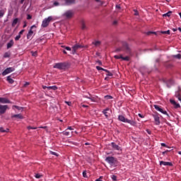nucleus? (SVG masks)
<instances>
[{
	"mask_svg": "<svg viewBox=\"0 0 181 181\" xmlns=\"http://www.w3.org/2000/svg\"><path fill=\"white\" fill-rule=\"evenodd\" d=\"M70 67L69 62H60L54 64L53 68L58 70H66Z\"/></svg>",
	"mask_w": 181,
	"mask_h": 181,
	"instance_id": "1",
	"label": "nucleus"
},
{
	"mask_svg": "<svg viewBox=\"0 0 181 181\" xmlns=\"http://www.w3.org/2000/svg\"><path fill=\"white\" fill-rule=\"evenodd\" d=\"M117 119L120 121L121 122H126L127 124H130L132 127H135L136 125V122H135L134 119H128L124 117L122 115H119L118 116Z\"/></svg>",
	"mask_w": 181,
	"mask_h": 181,
	"instance_id": "2",
	"label": "nucleus"
},
{
	"mask_svg": "<svg viewBox=\"0 0 181 181\" xmlns=\"http://www.w3.org/2000/svg\"><path fill=\"white\" fill-rule=\"evenodd\" d=\"M116 52H125L127 54H131V48L127 42H123L122 48H117Z\"/></svg>",
	"mask_w": 181,
	"mask_h": 181,
	"instance_id": "3",
	"label": "nucleus"
},
{
	"mask_svg": "<svg viewBox=\"0 0 181 181\" xmlns=\"http://www.w3.org/2000/svg\"><path fill=\"white\" fill-rule=\"evenodd\" d=\"M63 16L66 19H71L74 16V11L73 10H68L63 14Z\"/></svg>",
	"mask_w": 181,
	"mask_h": 181,
	"instance_id": "4",
	"label": "nucleus"
},
{
	"mask_svg": "<svg viewBox=\"0 0 181 181\" xmlns=\"http://www.w3.org/2000/svg\"><path fill=\"white\" fill-rule=\"evenodd\" d=\"M52 19L53 18L52 16L45 18L42 23V28H47L49 26V23H50Z\"/></svg>",
	"mask_w": 181,
	"mask_h": 181,
	"instance_id": "5",
	"label": "nucleus"
},
{
	"mask_svg": "<svg viewBox=\"0 0 181 181\" xmlns=\"http://www.w3.org/2000/svg\"><path fill=\"white\" fill-rule=\"evenodd\" d=\"M105 161L109 163V165H114L117 163V158L113 156H108L105 158Z\"/></svg>",
	"mask_w": 181,
	"mask_h": 181,
	"instance_id": "6",
	"label": "nucleus"
},
{
	"mask_svg": "<svg viewBox=\"0 0 181 181\" xmlns=\"http://www.w3.org/2000/svg\"><path fill=\"white\" fill-rule=\"evenodd\" d=\"M33 28H36V25H33L30 27V30L28 31V33L27 34V39L28 40H32L33 37L32 36H33L34 35V32H33Z\"/></svg>",
	"mask_w": 181,
	"mask_h": 181,
	"instance_id": "7",
	"label": "nucleus"
},
{
	"mask_svg": "<svg viewBox=\"0 0 181 181\" xmlns=\"http://www.w3.org/2000/svg\"><path fill=\"white\" fill-rule=\"evenodd\" d=\"M159 113L156 112L154 114L152 115V117L154 118V121L156 122V125H160V119L159 117Z\"/></svg>",
	"mask_w": 181,
	"mask_h": 181,
	"instance_id": "8",
	"label": "nucleus"
},
{
	"mask_svg": "<svg viewBox=\"0 0 181 181\" xmlns=\"http://www.w3.org/2000/svg\"><path fill=\"white\" fill-rule=\"evenodd\" d=\"M154 108L157 110L159 111L160 112H161L162 114H164V115H167V117H169V114H168V112H166L165 110H163V109L162 108V107L158 105H153Z\"/></svg>",
	"mask_w": 181,
	"mask_h": 181,
	"instance_id": "9",
	"label": "nucleus"
},
{
	"mask_svg": "<svg viewBox=\"0 0 181 181\" xmlns=\"http://www.w3.org/2000/svg\"><path fill=\"white\" fill-rule=\"evenodd\" d=\"M84 46L80 44H76L74 47H72V54H74L78 49H83Z\"/></svg>",
	"mask_w": 181,
	"mask_h": 181,
	"instance_id": "10",
	"label": "nucleus"
},
{
	"mask_svg": "<svg viewBox=\"0 0 181 181\" xmlns=\"http://www.w3.org/2000/svg\"><path fill=\"white\" fill-rule=\"evenodd\" d=\"M12 71H15V68L13 67H8L6 68L3 72L2 76H6V74H9V73H12Z\"/></svg>",
	"mask_w": 181,
	"mask_h": 181,
	"instance_id": "11",
	"label": "nucleus"
},
{
	"mask_svg": "<svg viewBox=\"0 0 181 181\" xmlns=\"http://www.w3.org/2000/svg\"><path fill=\"white\" fill-rule=\"evenodd\" d=\"M108 111H110V108L108 107L102 111V114L105 115L106 119H110V118H111V114L108 112Z\"/></svg>",
	"mask_w": 181,
	"mask_h": 181,
	"instance_id": "12",
	"label": "nucleus"
},
{
	"mask_svg": "<svg viewBox=\"0 0 181 181\" xmlns=\"http://www.w3.org/2000/svg\"><path fill=\"white\" fill-rule=\"evenodd\" d=\"M6 110H9L8 105H0V114H5V112H6Z\"/></svg>",
	"mask_w": 181,
	"mask_h": 181,
	"instance_id": "13",
	"label": "nucleus"
},
{
	"mask_svg": "<svg viewBox=\"0 0 181 181\" xmlns=\"http://www.w3.org/2000/svg\"><path fill=\"white\" fill-rule=\"evenodd\" d=\"M111 146L114 151H119V152H122V148H121V147H119V146L117 145V144H115V142H112Z\"/></svg>",
	"mask_w": 181,
	"mask_h": 181,
	"instance_id": "14",
	"label": "nucleus"
},
{
	"mask_svg": "<svg viewBox=\"0 0 181 181\" xmlns=\"http://www.w3.org/2000/svg\"><path fill=\"white\" fill-rule=\"evenodd\" d=\"M64 5H65L66 6H69L70 5H73L74 4H76V0H64Z\"/></svg>",
	"mask_w": 181,
	"mask_h": 181,
	"instance_id": "15",
	"label": "nucleus"
},
{
	"mask_svg": "<svg viewBox=\"0 0 181 181\" xmlns=\"http://www.w3.org/2000/svg\"><path fill=\"white\" fill-rule=\"evenodd\" d=\"M162 165L164 166H173V163L163 160L160 161V166H162Z\"/></svg>",
	"mask_w": 181,
	"mask_h": 181,
	"instance_id": "16",
	"label": "nucleus"
},
{
	"mask_svg": "<svg viewBox=\"0 0 181 181\" xmlns=\"http://www.w3.org/2000/svg\"><path fill=\"white\" fill-rule=\"evenodd\" d=\"M0 103H1V104H10L11 100L5 98H0Z\"/></svg>",
	"mask_w": 181,
	"mask_h": 181,
	"instance_id": "17",
	"label": "nucleus"
},
{
	"mask_svg": "<svg viewBox=\"0 0 181 181\" xmlns=\"http://www.w3.org/2000/svg\"><path fill=\"white\" fill-rule=\"evenodd\" d=\"M86 98H88V100H91L93 103H96L97 102V98L95 97L91 96V95L89 94L88 95L85 96Z\"/></svg>",
	"mask_w": 181,
	"mask_h": 181,
	"instance_id": "18",
	"label": "nucleus"
},
{
	"mask_svg": "<svg viewBox=\"0 0 181 181\" xmlns=\"http://www.w3.org/2000/svg\"><path fill=\"white\" fill-rule=\"evenodd\" d=\"M13 45H15V42H13V40H11L10 42L7 43V49H11Z\"/></svg>",
	"mask_w": 181,
	"mask_h": 181,
	"instance_id": "19",
	"label": "nucleus"
},
{
	"mask_svg": "<svg viewBox=\"0 0 181 181\" xmlns=\"http://www.w3.org/2000/svg\"><path fill=\"white\" fill-rule=\"evenodd\" d=\"M11 118H18V119H23V116L21 114L13 115L11 116Z\"/></svg>",
	"mask_w": 181,
	"mask_h": 181,
	"instance_id": "20",
	"label": "nucleus"
},
{
	"mask_svg": "<svg viewBox=\"0 0 181 181\" xmlns=\"http://www.w3.org/2000/svg\"><path fill=\"white\" fill-rule=\"evenodd\" d=\"M18 22H19V18H15L12 22L11 26L13 28H15V26H16Z\"/></svg>",
	"mask_w": 181,
	"mask_h": 181,
	"instance_id": "21",
	"label": "nucleus"
},
{
	"mask_svg": "<svg viewBox=\"0 0 181 181\" xmlns=\"http://www.w3.org/2000/svg\"><path fill=\"white\" fill-rule=\"evenodd\" d=\"M59 88H57V86H48L47 90H53V91H56Z\"/></svg>",
	"mask_w": 181,
	"mask_h": 181,
	"instance_id": "22",
	"label": "nucleus"
},
{
	"mask_svg": "<svg viewBox=\"0 0 181 181\" xmlns=\"http://www.w3.org/2000/svg\"><path fill=\"white\" fill-rule=\"evenodd\" d=\"M7 81L9 83V84H13V83H15V81L11 78V76H7Z\"/></svg>",
	"mask_w": 181,
	"mask_h": 181,
	"instance_id": "23",
	"label": "nucleus"
},
{
	"mask_svg": "<svg viewBox=\"0 0 181 181\" xmlns=\"http://www.w3.org/2000/svg\"><path fill=\"white\" fill-rule=\"evenodd\" d=\"M171 15H172V11H170L168 13L163 14V18H166V17L170 18Z\"/></svg>",
	"mask_w": 181,
	"mask_h": 181,
	"instance_id": "24",
	"label": "nucleus"
},
{
	"mask_svg": "<svg viewBox=\"0 0 181 181\" xmlns=\"http://www.w3.org/2000/svg\"><path fill=\"white\" fill-rule=\"evenodd\" d=\"M5 12H6L5 9L0 10V18H4V16L5 15Z\"/></svg>",
	"mask_w": 181,
	"mask_h": 181,
	"instance_id": "25",
	"label": "nucleus"
},
{
	"mask_svg": "<svg viewBox=\"0 0 181 181\" xmlns=\"http://www.w3.org/2000/svg\"><path fill=\"white\" fill-rule=\"evenodd\" d=\"M106 74V76H107L108 77H112L113 74L112 73H111L110 71H108V69H105V70Z\"/></svg>",
	"mask_w": 181,
	"mask_h": 181,
	"instance_id": "26",
	"label": "nucleus"
},
{
	"mask_svg": "<svg viewBox=\"0 0 181 181\" xmlns=\"http://www.w3.org/2000/svg\"><path fill=\"white\" fill-rule=\"evenodd\" d=\"M4 59H7L8 57H11V52H5L4 55Z\"/></svg>",
	"mask_w": 181,
	"mask_h": 181,
	"instance_id": "27",
	"label": "nucleus"
},
{
	"mask_svg": "<svg viewBox=\"0 0 181 181\" xmlns=\"http://www.w3.org/2000/svg\"><path fill=\"white\" fill-rule=\"evenodd\" d=\"M0 132H9V129H4V127L0 128Z\"/></svg>",
	"mask_w": 181,
	"mask_h": 181,
	"instance_id": "28",
	"label": "nucleus"
},
{
	"mask_svg": "<svg viewBox=\"0 0 181 181\" xmlns=\"http://www.w3.org/2000/svg\"><path fill=\"white\" fill-rule=\"evenodd\" d=\"M121 58L122 60H124V62H129V57H122V55H121Z\"/></svg>",
	"mask_w": 181,
	"mask_h": 181,
	"instance_id": "29",
	"label": "nucleus"
},
{
	"mask_svg": "<svg viewBox=\"0 0 181 181\" xmlns=\"http://www.w3.org/2000/svg\"><path fill=\"white\" fill-rule=\"evenodd\" d=\"M35 177H36V179H40V177H43V175L42 174L37 173L35 175Z\"/></svg>",
	"mask_w": 181,
	"mask_h": 181,
	"instance_id": "30",
	"label": "nucleus"
},
{
	"mask_svg": "<svg viewBox=\"0 0 181 181\" xmlns=\"http://www.w3.org/2000/svg\"><path fill=\"white\" fill-rule=\"evenodd\" d=\"M161 33H162L163 35H170V30H167V31H161Z\"/></svg>",
	"mask_w": 181,
	"mask_h": 181,
	"instance_id": "31",
	"label": "nucleus"
},
{
	"mask_svg": "<svg viewBox=\"0 0 181 181\" xmlns=\"http://www.w3.org/2000/svg\"><path fill=\"white\" fill-rule=\"evenodd\" d=\"M13 108H16V110H18V111H21V110H23V107H19L18 105H13Z\"/></svg>",
	"mask_w": 181,
	"mask_h": 181,
	"instance_id": "32",
	"label": "nucleus"
},
{
	"mask_svg": "<svg viewBox=\"0 0 181 181\" xmlns=\"http://www.w3.org/2000/svg\"><path fill=\"white\" fill-rule=\"evenodd\" d=\"M173 57H175V59H178V60H180L181 54H177L173 55Z\"/></svg>",
	"mask_w": 181,
	"mask_h": 181,
	"instance_id": "33",
	"label": "nucleus"
},
{
	"mask_svg": "<svg viewBox=\"0 0 181 181\" xmlns=\"http://www.w3.org/2000/svg\"><path fill=\"white\" fill-rule=\"evenodd\" d=\"M93 45H95V46H100V45H101V42L95 41V42H93Z\"/></svg>",
	"mask_w": 181,
	"mask_h": 181,
	"instance_id": "34",
	"label": "nucleus"
},
{
	"mask_svg": "<svg viewBox=\"0 0 181 181\" xmlns=\"http://www.w3.org/2000/svg\"><path fill=\"white\" fill-rule=\"evenodd\" d=\"M62 47H64L66 50H68L69 52H71V48L70 47H66L64 45H62Z\"/></svg>",
	"mask_w": 181,
	"mask_h": 181,
	"instance_id": "35",
	"label": "nucleus"
},
{
	"mask_svg": "<svg viewBox=\"0 0 181 181\" xmlns=\"http://www.w3.org/2000/svg\"><path fill=\"white\" fill-rule=\"evenodd\" d=\"M96 69L98 70V71H100V70H103V71H105V69H103V68L101 67V66H96Z\"/></svg>",
	"mask_w": 181,
	"mask_h": 181,
	"instance_id": "36",
	"label": "nucleus"
},
{
	"mask_svg": "<svg viewBox=\"0 0 181 181\" xmlns=\"http://www.w3.org/2000/svg\"><path fill=\"white\" fill-rule=\"evenodd\" d=\"M111 179L113 181H117V175H111Z\"/></svg>",
	"mask_w": 181,
	"mask_h": 181,
	"instance_id": "37",
	"label": "nucleus"
},
{
	"mask_svg": "<svg viewBox=\"0 0 181 181\" xmlns=\"http://www.w3.org/2000/svg\"><path fill=\"white\" fill-rule=\"evenodd\" d=\"M87 27H86V23H84V22L82 23V25H81V29L83 30H84L85 29H86Z\"/></svg>",
	"mask_w": 181,
	"mask_h": 181,
	"instance_id": "38",
	"label": "nucleus"
},
{
	"mask_svg": "<svg viewBox=\"0 0 181 181\" xmlns=\"http://www.w3.org/2000/svg\"><path fill=\"white\" fill-rule=\"evenodd\" d=\"M27 129H28V131H29V130H30V129H37V127H32V126H28V127H27Z\"/></svg>",
	"mask_w": 181,
	"mask_h": 181,
	"instance_id": "39",
	"label": "nucleus"
},
{
	"mask_svg": "<svg viewBox=\"0 0 181 181\" xmlns=\"http://www.w3.org/2000/svg\"><path fill=\"white\" fill-rule=\"evenodd\" d=\"M32 56L36 57L37 56V52H31Z\"/></svg>",
	"mask_w": 181,
	"mask_h": 181,
	"instance_id": "40",
	"label": "nucleus"
},
{
	"mask_svg": "<svg viewBox=\"0 0 181 181\" xmlns=\"http://www.w3.org/2000/svg\"><path fill=\"white\" fill-rule=\"evenodd\" d=\"M105 98L106 100H112V96H111V95H106V96H105Z\"/></svg>",
	"mask_w": 181,
	"mask_h": 181,
	"instance_id": "41",
	"label": "nucleus"
},
{
	"mask_svg": "<svg viewBox=\"0 0 181 181\" xmlns=\"http://www.w3.org/2000/svg\"><path fill=\"white\" fill-rule=\"evenodd\" d=\"M121 56H122V54H120V55H115V59H122V57H121Z\"/></svg>",
	"mask_w": 181,
	"mask_h": 181,
	"instance_id": "42",
	"label": "nucleus"
},
{
	"mask_svg": "<svg viewBox=\"0 0 181 181\" xmlns=\"http://www.w3.org/2000/svg\"><path fill=\"white\" fill-rule=\"evenodd\" d=\"M134 16H138V15H139V12H138L137 10H134Z\"/></svg>",
	"mask_w": 181,
	"mask_h": 181,
	"instance_id": "43",
	"label": "nucleus"
},
{
	"mask_svg": "<svg viewBox=\"0 0 181 181\" xmlns=\"http://www.w3.org/2000/svg\"><path fill=\"white\" fill-rule=\"evenodd\" d=\"M174 107H175V108H180V105L179 104V103H175V105H174Z\"/></svg>",
	"mask_w": 181,
	"mask_h": 181,
	"instance_id": "44",
	"label": "nucleus"
},
{
	"mask_svg": "<svg viewBox=\"0 0 181 181\" xmlns=\"http://www.w3.org/2000/svg\"><path fill=\"white\" fill-rule=\"evenodd\" d=\"M21 35H19V34L15 37V40L16 41H18V40H19V39H21Z\"/></svg>",
	"mask_w": 181,
	"mask_h": 181,
	"instance_id": "45",
	"label": "nucleus"
},
{
	"mask_svg": "<svg viewBox=\"0 0 181 181\" xmlns=\"http://www.w3.org/2000/svg\"><path fill=\"white\" fill-rule=\"evenodd\" d=\"M63 134H64L66 136H69V135H70V132H64Z\"/></svg>",
	"mask_w": 181,
	"mask_h": 181,
	"instance_id": "46",
	"label": "nucleus"
},
{
	"mask_svg": "<svg viewBox=\"0 0 181 181\" xmlns=\"http://www.w3.org/2000/svg\"><path fill=\"white\" fill-rule=\"evenodd\" d=\"M53 5H54V6H59V5H60V4L58 1H54Z\"/></svg>",
	"mask_w": 181,
	"mask_h": 181,
	"instance_id": "47",
	"label": "nucleus"
},
{
	"mask_svg": "<svg viewBox=\"0 0 181 181\" xmlns=\"http://www.w3.org/2000/svg\"><path fill=\"white\" fill-rule=\"evenodd\" d=\"M24 32H25V30H21L18 33V35H19L20 36H22V35H23Z\"/></svg>",
	"mask_w": 181,
	"mask_h": 181,
	"instance_id": "48",
	"label": "nucleus"
},
{
	"mask_svg": "<svg viewBox=\"0 0 181 181\" xmlns=\"http://www.w3.org/2000/svg\"><path fill=\"white\" fill-rule=\"evenodd\" d=\"M168 83H169L170 84H173L175 82L173 81V80L169 79Z\"/></svg>",
	"mask_w": 181,
	"mask_h": 181,
	"instance_id": "49",
	"label": "nucleus"
},
{
	"mask_svg": "<svg viewBox=\"0 0 181 181\" xmlns=\"http://www.w3.org/2000/svg\"><path fill=\"white\" fill-rule=\"evenodd\" d=\"M83 177H87V172L83 171Z\"/></svg>",
	"mask_w": 181,
	"mask_h": 181,
	"instance_id": "50",
	"label": "nucleus"
},
{
	"mask_svg": "<svg viewBox=\"0 0 181 181\" xmlns=\"http://www.w3.org/2000/svg\"><path fill=\"white\" fill-rule=\"evenodd\" d=\"M170 102L171 104H173V105H175V104H176V101H175L173 100H170Z\"/></svg>",
	"mask_w": 181,
	"mask_h": 181,
	"instance_id": "51",
	"label": "nucleus"
},
{
	"mask_svg": "<svg viewBox=\"0 0 181 181\" xmlns=\"http://www.w3.org/2000/svg\"><path fill=\"white\" fill-rule=\"evenodd\" d=\"M96 63H98L99 64V66H103V62L101 61H100V60H98L96 62Z\"/></svg>",
	"mask_w": 181,
	"mask_h": 181,
	"instance_id": "52",
	"label": "nucleus"
},
{
	"mask_svg": "<svg viewBox=\"0 0 181 181\" xmlns=\"http://www.w3.org/2000/svg\"><path fill=\"white\" fill-rule=\"evenodd\" d=\"M65 103H66V104H67V105H69V107H71V105H72L71 102L66 101Z\"/></svg>",
	"mask_w": 181,
	"mask_h": 181,
	"instance_id": "53",
	"label": "nucleus"
},
{
	"mask_svg": "<svg viewBox=\"0 0 181 181\" xmlns=\"http://www.w3.org/2000/svg\"><path fill=\"white\" fill-rule=\"evenodd\" d=\"M139 117H140V118H145V116L141 113H139Z\"/></svg>",
	"mask_w": 181,
	"mask_h": 181,
	"instance_id": "54",
	"label": "nucleus"
},
{
	"mask_svg": "<svg viewBox=\"0 0 181 181\" xmlns=\"http://www.w3.org/2000/svg\"><path fill=\"white\" fill-rule=\"evenodd\" d=\"M27 19L28 20L32 19V16H30V14H28Z\"/></svg>",
	"mask_w": 181,
	"mask_h": 181,
	"instance_id": "55",
	"label": "nucleus"
},
{
	"mask_svg": "<svg viewBox=\"0 0 181 181\" xmlns=\"http://www.w3.org/2000/svg\"><path fill=\"white\" fill-rule=\"evenodd\" d=\"M116 9H121V6L119 4H117Z\"/></svg>",
	"mask_w": 181,
	"mask_h": 181,
	"instance_id": "56",
	"label": "nucleus"
},
{
	"mask_svg": "<svg viewBox=\"0 0 181 181\" xmlns=\"http://www.w3.org/2000/svg\"><path fill=\"white\" fill-rule=\"evenodd\" d=\"M146 132L147 134H148V135H151V134H152V132L149 129H146Z\"/></svg>",
	"mask_w": 181,
	"mask_h": 181,
	"instance_id": "57",
	"label": "nucleus"
},
{
	"mask_svg": "<svg viewBox=\"0 0 181 181\" xmlns=\"http://www.w3.org/2000/svg\"><path fill=\"white\" fill-rule=\"evenodd\" d=\"M153 33H156L155 32H152V31H149L147 33L148 36H149V35H152Z\"/></svg>",
	"mask_w": 181,
	"mask_h": 181,
	"instance_id": "58",
	"label": "nucleus"
},
{
	"mask_svg": "<svg viewBox=\"0 0 181 181\" xmlns=\"http://www.w3.org/2000/svg\"><path fill=\"white\" fill-rule=\"evenodd\" d=\"M161 146H163L164 148H168V146L165 143H161Z\"/></svg>",
	"mask_w": 181,
	"mask_h": 181,
	"instance_id": "59",
	"label": "nucleus"
},
{
	"mask_svg": "<svg viewBox=\"0 0 181 181\" xmlns=\"http://www.w3.org/2000/svg\"><path fill=\"white\" fill-rule=\"evenodd\" d=\"M42 87L43 90H46V88L47 90V88H49V86H44V85H42Z\"/></svg>",
	"mask_w": 181,
	"mask_h": 181,
	"instance_id": "60",
	"label": "nucleus"
},
{
	"mask_svg": "<svg viewBox=\"0 0 181 181\" xmlns=\"http://www.w3.org/2000/svg\"><path fill=\"white\" fill-rule=\"evenodd\" d=\"M27 24H26V21H24V25H23V28H26Z\"/></svg>",
	"mask_w": 181,
	"mask_h": 181,
	"instance_id": "61",
	"label": "nucleus"
},
{
	"mask_svg": "<svg viewBox=\"0 0 181 181\" xmlns=\"http://www.w3.org/2000/svg\"><path fill=\"white\" fill-rule=\"evenodd\" d=\"M101 179H103V177H100V178L95 180V181H103V180H101Z\"/></svg>",
	"mask_w": 181,
	"mask_h": 181,
	"instance_id": "62",
	"label": "nucleus"
},
{
	"mask_svg": "<svg viewBox=\"0 0 181 181\" xmlns=\"http://www.w3.org/2000/svg\"><path fill=\"white\" fill-rule=\"evenodd\" d=\"M68 129H69V131H73L74 129H73V127H68Z\"/></svg>",
	"mask_w": 181,
	"mask_h": 181,
	"instance_id": "63",
	"label": "nucleus"
},
{
	"mask_svg": "<svg viewBox=\"0 0 181 181\" xmlns=\"http://www.w3.org/2000/svg\"><path fill=\"white\" fill-rule=\"evenodd\" d=\"M117 23H118V22H117V21H115L113 22V25H117Z\"/></svg>",
	"mask_w": 181,
	"mask_h": 181,
	"instance_id": "64",
	"label": "nucleus"
}]
</instances>
